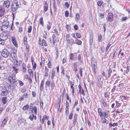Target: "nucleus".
Segmentation results:
<instances>
[{
	"label": "nucleus",
	"instance_id": "nucleus-53",
	"mask_svg": "<svg viewBox=\"0 0 130 130\" xmlns=\"http://www.w3.org/2000/svg\"><path fill=\"white\" fill-rule=\"evenodd\" d=\"M55 71V69H53L51 75L54 76Z\"/></svg>",
	"mask_w": 130,
	"mask_h": 130
},
{
	"label": "nucleus",
	"instance_id": "nucleus-11",
	"mask_svg": "<svg viewBox=\"0 0 130 130\" xmlns=\"http://www.w3.org/2000/svg\"><path fill=\"white\" fill-rule=\"evenodd\" d=\"M5 12V8L2 7H0V17L4 15Z\"/></svg>",
	"mask_w": 130,
	"mask_h": 130
},
{
	"label": "nucleus",
	"instance_id": "nucleus-57",
	"mask_svg": "<svg viewBox=\"0 0 130 130\" xmlns=\"http://www.w3.org/2000/svg\"><path fill=\"white\" fill-rule=\"evenodd\" d=\"M78 104V101L77 100H75V101L74 105V106L73 107V108H74L75 106H76Z\"/></svg>",
	"mask_w": 130,
	"mask_h": 130
},
{
	"label": "nucleus",
	"instance_id": "nucleus-61",
	"mask_svg": "<svg viewBox=\"0 0 130 130\" xmlns=\"http://www.w3.org/2000/svg\"><path fill=\"white\" fill-rule=\"evenodd\" d=\"M34 115L33 114H32V117L31 116V115H30L29 116V118L30 119V120H31V121L33 120V119H34Z\"/></svg>",
	"mask_w": 130,
	"mask_h": 130
},
{
	"label": "nucleus",
	"instance_id": "nucleus-37",
	"mask_svg": "<svg viewBox=\"0 0 130 130\" xmlns=\"http://www.w3.org/2000/svg\"><path fill=\"white\" fill-rule=\"evenodd\" d=\"M127 19V18L126 17H122L121 20L122 22L125 21Z\"/></svg>",
	"mask_w": 130,
	"mask_h": 130
},
{
	"label": "nucleus",
	"instance_id": "nucleus-26",
	"mask_svg": "<svg viewBox=\"0 0 130 130\" xmlns=\"http://www.w3.org/2000/svg\"><path fill=\"white\" fill-rule=\"evenodd\" d=\"M103 1H98L97 2V4L98 6H101L103 4Z\"/></svg>",
	"mask_w": 130,
	"mask_h": 130
},
{
	"label": "nucleus",
	"instance_id": "nucleus-21",
	"mask_svg": "<svg viewBox=\"0 0 130 130\" xmlns=\"http://www.w3.org/2000/svg\"><path fill=\"white\" fill-rule=\"evenodd\" d=\"M55 82L54 80H52V81L51 82V89L52 90L54 89V87L55 86Z\"/></svg>",
	"mask_w": 130,
	"mask_h": 130
},
{
	"label": "nucleus",
	"instance_id": "nucleus-48",
	"mask_svg": "<svg viewBox=\"0 0 130 130\" xmlns=\"http://www.w3.org/2000/svg\"><path fill=\"white\" fill-rule=\"evenodd\" d=\"M110 45V44L109 43H108L107 44L106 48L105 51L106 52L107 51L108 49L109 48V47Z\"/></svg>",
	"mask_w": 130,
	"mask_h": 130
},
{
	"label": "nucleus",
	"instance_id": "nucleus-29",
	"mask_svg": "<svg viewBox=\"0 0 130 130\" xmlns=\"http://www.w3.org/2000/svg\"><path fill=\"white\" fill-rule=\"evenodd\" d=\"M39 21L40 24H41L42 26H43L44 25V23L43 22V18L42 17H41L40 18L39 20Z\"/></svg>",
	"mask_w": 130,
	"mask_h": 130
},
{
	"label": "nucleus",
	"instance_id": "nucleus-39",
	"mask_svg": "<svg viewBox=\"0 0 130 130\" xmlns=\"http://www.w3.org/2000/svg\"><path fill=\"white\" fill-rule=\"evenodd\" d=\"M32 29V26L30 25L28 27V33H30L31 32Z\"/></svg>",
	"mask_w": 130,
	"mask_h": 130
},
{
	"label": "nucleus",
	"instance_id": "nucleus-9",
	"mask_svg": "<svg viewBox=\"0 0 130 130\" xmlns=\"http://www.w3.org/2000/svg\"><path fill=\"white\" fill-rule=\"evenodd\" d=\"M90 37V45H92L93 39V34L92 31L89 33Z\"/></svg>",
	"mask_w": 130,
	"mask_h": 130
},
{
	"label": "nucleus",
	"instance_id": "nucleus-23",
	"mask_svg": "<svg viewBox=\"0 0 130 130\" xmlns=\"http://www.w3.org/2000/svg\"><path fill=\"white\" fill-rule=\"evenodd\" d=\"M56 37V36L55 34H53L52 36V38L53 40V43L54 45L55 44V39Z\"/></svg>",
	"mask_w": 130,
	"mask_h": 130
},
{
	"label": "nucleus",
	"instance_id": "nucleus-19",
	"mask_svg": "<svg viewBox=\"0 0 130 130\" xmlns=\"http://www.w3.org/2000/svg\"><path fill=\"white\" fill-rule=\"evenodd\" d=\"M26 66L25 64L23 63L22 64V69L24 70V72H26Z\"/></svg>",
	"mask_w": 130,
	"mask_h": 130
},
{
	"label": "nucleus",
	"instance_id": "nucleus-46",
	"mask_svg": "<svg viewBox=\"0 0 130 130\" xmlns=\"http://www.w3.org/2000/svg\"><path fill=\"white\" fill-rule=\"evenodd\" d=\"M76 35L77 38H81V36L80 33H78L77 32H76Z\"/></svg>",
	"mask_w": 130,
	"mask_h": 130
},
{
	"label": "nucleus",
	"instance_id": "nucleus-5",
	"mask_svg": "<svg viewBox=\"0 0 130 130\" xmlns=\"http://www.w3.org/2000/svg\"><path fill=\"white\" fill-rule=\"evenodd\" d=\"M1 95L3 96H6L8 94V92L5 87H2Z\"/></svg>",
	"mask_w": 130,
	"mask_h": 130
},
{
	"label": "nucleus",
	"instance_id": "nucleus-63",
	"mask_svg": "<svg viewBox=\"0 0 130 130\" xmlns=\"http://www.w3.org/2000/svg\"><path fill=\"white\" fill-rule=\"evenodd\" d=\"M32 96L34 97H35L36 96V93L34 91H32Z\"/></svg>",
	"mask_w": 130,
	"mask_h": 130
},
{
	"label": "nucleus",
	"instance_id": "nucleus-28",
	"mask_svg": "<svg viewBox=\"0 0 130 130\" xmlns=\"http://www.w3.org/2000/svg\"><path fill=\"white\" fill-rule=\"evenodd\" d=\"M109 126H117L118 125V123H114L113 124L110 123L109 124Z\"/></svg>",
	"mask_w": 130,
	"mask_h": 130
},
{
	"label": "nucleus",
	"instance_id": "nucleus-7",
	"mask_svg": "<svg viewBox=\"0 0 130 130\" xmlns=\"http://www.w3.org/2000/svg\"><path fill=\"white\" fill-rule=\"evenodd\" d=\"M113 14L112 13L109 12L107 15V20L110 22H112L113 21Z\"/></svg>",
	"mask_w": 130,
	"mask_h": 130
},
{
	"label": "nucleus",
	"instance_id": "nucleus-3",
	"mask_svg": "<svg viewBox=\"0 0 130 130\" xmlns=\"http://www.w3.org/2000/svg\"><path fill=\"white\" fill-rule=\"evenodd\" d=\"M2 56L5 57H7L9 55V53L8 51L6 49L4 48L0 52Z\"/></svg>",
	"mask_w": 130,
	"mask_h": 130
},
{
	"label": "nucleus",
	"instance_id": "nucleus-8",
	"mask_svg": "<svg viewBox=\"0 0 130 130\" xmlns=\"http://www.w3.org/2000/svg\"><path fill=\"white\" fill-rule=\"evenodd\" d=\"M2 28L5 29H6L8 28L9 25V22L8 21H4L2 24Z\"/></svg>",
	"mask_w": 130,
	"mask_h": 130
},
{
	"label": "nucleus",
	"instance_id": "nucleus-16",
	"mask_svg": "<svg viewBox=\"0 0 130 130\" xmlns=\"http://www.w3.org/2000/svg\"><path fill=\"white\" fill-rule=\"evenodd\" d=\"M48 5L47 3L46 2H45L44 6V11L45 12L47 11L48 10Z\"/></svg>",
	"mask_w": 130,
	"mask_h": 130
},
{
	"label": "nucleus",
	"instance_id": "nucleus-43",
	"mask_svg": "<svg viewBox=\"0 0 130 130\" xmlns=\"http://www.w3.org/2000/svg\"><path fill=\"white\" fill-rule=\"evenodd\" d=\"M65 109V113L66 114L67 116L69 113V108H66Z\"/></svg>",
	"mask_w": 130,
	"mask_h": 130
},
{
	"label": "nucleus",
	"instance_id": "nucleus-36",
	"mask_svg": "<svg viewBox=\"0 0 130 130\" xmlns=\"http://www.w3.org/2000/svg\"><path fill=\"white\" fill-rule=\"evenodd\" d=\"M33 110L34 111L35 114L37 115V107L35 106L33 107Z\"/></svg>",
	"mask_w": 130,
	"mask_h": 130
},
{
	"label": "nucleus",
	"instance_id": "nucleus-58",
	"mask_svg": "<svg viewBox=\"0 0 130 130\" xmlns=\"http://www.w3.org/2000/svg\"><path fill=\"white\" fill-rule=\"evenodd\" d=\"M102 78V76L101 75H99L97 81H101Z\"/></svg>",
	"mask_w": 130,
	"mask_h": 130
},
{
	"label": "nucleus",
	"instance_id": "nucleus-18",
	"mask_svg": "<svg viewBox=\"0 0 130 130\" xmlns=\"http://www.w3.org/2000/svg\"><path fill=\"white\" fill-rule=\"evenodd\" d=\"M98 87L99 88L101 87L103 83L100 81H97V82Z\"/></svg>",
	"mask_w": 130,
	"mask_h": 130
},
{
	"label": "nucleus",
	"instance_id": "nucleus-24",
	"mask_svg": "<svg viewBox=\"0 0 130 130\" xmlns=\"http://www.w3.org/2000/svg\"><path fill=\"white\" fill-rule=\"evenodd\" d=\"M74 85V84H71V88L72 89V96H73L74 95V88L73 87V86Z\"/></svg>",
	"mask_w": 130,
	"mask_h": 130
},
{
	"label": "nucleus",
	"instance_id": "nucleus-14",
	"mask_svg": "<svg viewBox=\"0 0 130 130\" xmlns=\"http://www.w3.org/2000/svg\"><path fill=\"white\" fill-rule=\"evenodd\" d=\"M77 117L76 115H75L73 118V124L74 126L75 125L77 121Z\"/></svg>",
	"mask_w": 130,
	"mask_h": 130
},
{
	"label": "nucleus",
	"instance_id": "nucleus-17",
	"mask_svg": "<svg viewBox=\"0 0 130 130\" xmlns=\"http://www.w3.org/2000/svg\"><path fill=\"white\" fill-rule=\"evenodd\" d=\"M2 101L4 104H5L7 102V97H4L2 99Z\"/></svg>",
	"mask_w": 130,
	"mask_h": 130
},
{
	"label": "nucleus",
	"instance_id": "nucleus-15",
	"mask_svg": "<svg viewBox=\"0 0 130 130\" xmlns=\"http://www.w3.org/2000/svg\"><path fill=\"white\" fill-rule=\"evenodd\" d=\"M82 42L80 40H78L77 38H76L75 40V43L78 45H80L82 44Z\"/></svg>",
	"mask_w": 130,
	"mask_h": 130
},
{
	"label": "nucleus",
	"instance_id": "nucleus-64",
	"mask_svg": "<svg viewBox=\"0 0 130 130\" xmlns=\"http://www.w3.org/2000/svg\"><path fill=\"white\" fill-rule=\"evenodd\" d=\"M103 104L104 107H107L108 105H108L107 103L105 102Z\"/></svg>",
	"mask_w": 130,
	"mask_h": 130
},
{
	"label": "nucleus",
	"instance_id": "nucleus-27",
	"mask_svg": "<svg viewBox=\"0 0 130 130\" xmlns=\"http://www.w3.org/2000/svg\"><path fill=\"white\" fill-rule=\"evenodd\" d=\"M102 36L101 34H99L98 36V41L99 42H101L102 41Z\"/></svg>",
	"mask_w": 130,
	"mask_h": 130
},
{
	"label": "nucleus",
	"instance_id": "nucleus-31",
	"mask_svg": "<svg viewBox=\"0 0 130 130\" xmlns=\"http://www.w3.org/2000/svg\"><path fill=\"white\" fill-rule=\"evenodd\" d=\"M48 62L47 63V65L48 66V67L50 68H51L52 67L51 62V60H50L48 58Z\"/></svg>",
	"mask_w": 130,
	"mask_h": 130
},
{
	"label": "nucleus",
	"instance_id": "nucleus-38",
	"mask_svg": "<svg viewBox=\"0 0 130 130\" xmlns=\"http://www.w3.org/2000/svg\"><path fill=\"white\" fill-rule=\"evenodd\" d=\"M26 45L25 49L26 51L28 53L29 52V45Z\"/></svg>",
	"mask_w": 130,
	"mask_h": 130
},
{
	"label": "nucleus",
	"instance_id": "nucleus-47",
	"mask_svg": "<svg viewBox=\"0 0 130 130\" xmlns=\"http://www.w3.org/2000/svg\"><path fill=\"white\" fill-rule=\"evenodd\" d=\"M65 15L66 17H68L69 15V12L67 10L66 11L65 13Z\"/></svg>",
	"mask_w": 130,
	"mask_h": 130
},
{
	"label": "nucleus",
	"instance_id": "nucleus-49",
	"mask_svg": "<svg viewBox=\"0 0 130 130\" xmlns=\"http://www.w3.org/2000/svg\"><path fill=\"white\" fill-rule=\"evenodd\" d=\"M74 29L75 30H77L78 28V25L75 24L74 26Z\"/></svg>",
	"mask_w": 130,
	"mask_h": 130
},
{
	"label": "nucleus",
	"instance_id": "nucleus-34",
	"mask_svg": "<svg viewBox=\"0 0 130 130\" xmlns=\"http://www.w3.org/2000/svg\"><path fill=\"white\" fill-rule=\"evenodd\" d=\"M73 113L72 112H71L69 115L68 119L70 120H71L72 118Z\"/></svg>",
	"mask_w": 130,
	"mask_h": 130
},
{
	"label": "nucleus",
	"instance_id": "nucleus-25",
	"mask_svg": "<svg viewBox=\"0 0 130 130\" xmlns=\"http://www.w3.org/2000/svg\"><path fill=\"white\" fill-rule=\"evenodd\" d=\"M29 107V105L28 104L24 106L23 108V109L24 110H28Z\"/></svg>",
	"mask_w": 130,
	"mask_h": 130
},
{
	"label": "nucleus",
	"instance_id": "nucleus-40",
	"mask_svg": "<svg viewBox=\"0 0 130 130\" xmlns=\"http://www.w3.org/2000/svg\"><path fill=\"white\" fill-rule=\"evenodd\" d=\"M24 43L25 45L27 44V37L26 38L25 37L24 38Z\"/></svg>",
	"mask_w": 130,
	"mask_h": 130
},
{
	"label": "nucleus",
	"instance_id": "nucleus-60",
	"mask_svg": "<svg viewBox=\"0 0 130 130\" xmlns=\"http://www.w3.org/2000/svg\"><path fill=\"white\" fill-rule=\"evenodd\" d=\"M20 85L21 86H22L24 85V83L21 81L19 80V81Z\"/></svg>",
	"mask_w": 130,
	"mask_h": 130
},
{
	"label": "nucleus",
	"instance_id": "nucleus-13",
	"mask_svg": "<svg viewBox=\"0 0 130 130\" xmlns=\"http://www.w3.org/2000/svg\"><path fill=\"white\" fill-rule=\"evenodd\" d=\"M12 42L13 45L14 46L17 47H18V44H17V42L16 41V40L15 38L12 37L11 38Z\"/></svg>",
	"mask_w": 130,
	"mask_h": 130
},
{
	"label": "nucleus",
	"instance_id": "nucleus-12",
	"mask_svg": "<svg viewBox=\"0 0 130 130\" xmlns=\"http://www.w3.org/2000/svg\"><path fill=\"white\" fill-rule=\"evenodd\" d=\"M10 77L11 78V84H14L15 85H16L18 84V82L16 79L14 78L12 76H10Z\"/></svg>",
	"mask_w": 130,
	"mask_h": 130
},
{
	"label": "nucleus",
	"instance_id": "nucleus-32",
	"mask_svg": "<svg viewBox=\"0 0 130 130\" xmlns=\"http://www.w3.org/2000/svg\"><path fill=\"white\" fill-rule=\"evenodd\" d=\"M99 17L100 18H101L102 19L104 18V14H102L100 13H98Z\"/></svg>",
	"mask_w": 130,
	"mask_h": 130
},
{
	"label": "nucleus",
	"instance_id": "nucleus-59",
	"mask_svg": "<svg viewBox=\"0 0 130 130\" xmlns=\"http://www.w3.org/2000/svg\"><path fill=\"white\" fill-rule=\"evenodd\" d=\"M43 119L44 120L46 119V120H47L48 119V118L47 116L45 115L43 116Z\"/></svg>",
	"mask_w": 130,
	"mask_h": 130
},
{
	"label": "nucleus",
	"instance_id": "nucleus-35",
	"mask_svg": "<svg viewBox=\"0 0 130 130\" xmlns=\"http://www.w3.org/2000/svg\"><path fill=\"white\" fill-rule=\"evenodd\" d=\"M42 46H47V44H46L45 41L44 39L42 40Z\"/></svg>",
	"mask_w": 130,
	"mask_h": 130
},
{
	"label": "nucleus",
	"instance_id": "nucleus-45",
	"mask_svg": "<svg viewBox=\"0 0 130 130\" xmlns=\"http://www.w3.org/2000/svg\"><path fill=\"white\" fill-rule=\"evenodd\" d=\"M32 66H33V67H32L33 69L34 70H35L36 68V66H37V64L36 63V62H34V65H32Z\"/></svg>",
	"mask_w": 130,
	"mask_h": 130
},
{
	"label": "nucleus",
	"instance_id": "nucleus-4",
	"mask_svg": "<svg viewBox=\"0 0 130 130\" xmlns=\"http://www.w3.org/2000/svg\"><path fill=\"white\" fill-rule=\"evenodd\" d=\"M98 112L99 114L101 117H102L103 116L105 118H107L108 117L107 112H101V108L98 109Z\"/></svg>",
	"mask_w": 130,
	"mask_h": 130
},
{
	"label": "nucleus",
	"instance_id": "nucleus-41",
	"mask_svg": "<svg viewBox=\"0 0 130 130\" xmlns=\"http://www.w3.org/2000/svg\"><path fill=\"white\" fill-rule=\"evenodd\" d=\"M5 43V40L0 38V44L3 45Z\"/></svg>",
	"mask_w": 130,
	"mask_h": 130
},
{
	"label": "nucleus",
	"instance_id": "nucleus-62",
	"mask_svg": "<svg viewBox=\"0 0 130 130\" xmlns=\"http://www.w3.org/2000/svg\"><path fill=\"white\" fill-rule=\"evenodd\" d=\"M70 59L71 60H73V57L74 56V55L73 54L71 53L70 54Z\"/></svg>",
	"mask_w": 130,
	"mask_h": 130
},
{
	"label": "nucleus",
	"instance_id": "nucleus-10",
	"mask_svg": "<svg viewBox=\"0 0 130 130\" xmlns=\"http://www.w3.org/2000/svg\"><path fill=\"white\" fill-rule=\"evenodd\" d=\"M10 2L9 1H5L4 2L3 6L4 7H5L7 8H8L10 6Z\"/></svg>",
	"mask_w": 130,
	"mask_h": 130
},
{
	"label": "nucleus",
	"instance_id": "nucleus-50",
	"mask_svg": "<svg viewBox=\"0 0 130 130\" xmlns=\"http://www.w3.org/2000/svg\"><path fill=\"white\" fill-rule=\"evenodd\" d=\"M50 84L51 83L50 81H47L45 83L46 85L48 87L50 86Z\"/></svg>",
	"mask_w": 130,
	"mask_h": 130
},
{
	"label": "nucleus",
	"instance_id": "nucleus-42",
	"mask_svg": "<svg viewBox=\"0 0 130 130\" xmlns=\"http://www.w3.org/2000/svg\"><path fill=\"white\" fill-rule=\"evenodd\" d=\"M78 60L79 61L80 63H82L83 61L81 59V57L80 55H79L78 57Z\"/></svg>",
	"mask_w": 130,
	"mask_h": 130
},
{
	"label": "nucleus",
	"instance_id": "nucleus-33",
	"mask_svg": "<svg viewBox=\"0 0 130 130\" xmlns=\"http://www.w3.org/2000/svg\"><path fill=\"white\" fill-rule=\"evenodd\" d=\"M61 73L64 75L65 74L64 69V67L63 66H61Z\"/></svg>",
	"mask_w": 130,
	"mask_h": 130
},
{
	"label": "nucleus",
	"instance_id": "nucleus-22",
	"mask_svg": "<svg viewBox=\"0 0 130 130\" xmlns=\"http://www.w3.org/2000/svg\"><path fill=\"white\" fill-rule=\"evenodd\" d=\"M80 18V14L78 13H77L76 14L75 19L76 20L78 21Z\"/></svg>",
	"mask_w": 130,
	"mask_h": 130
},
{
	"label": "nucleus",
	"instance_id": "nucleus-44",
	"mask_svg": "<svg viewBox=\"0 0 130 130\" xmlns=\"http://www.w3.org/2000/svg\"><path fill=\"white\" fill-rule=\"evenodd\" d=\"M40 107L41 108L43 109V103L42 101H41L40 100Z\"/></svg>",
	"mask_w": 130,
	"mask_h": 130
},
{
	"label": "nucleus",
	"instance_id": "nucleus-6",
	"mask_svg": "<svg viewBox=\"0 0 130 130\" xmlns=\"http://www.w3.org/2000/svg\"><path fill=\"white\" fill-rule=\"evenodd\" d=\"M8 38L7 34L5 32L2 33L0 35V38L5 41Z\"/></svg>",
	"mask_w": 130,
	"mask_h": 130
},
{
	"label": "nucleus",
	"instance_id": "nucleus-2",
	"mask_svg": "<svg viewBox=\"0 0 130 130\" xmlns=\"http://www.w3.org/2000/svg\"><path fill=\"white\" fill-rule=\"evenodd\" d=\"M19 7L18 4L15 2L13 3L11 5V10L13 12L15 11Z\"/></svg>",
	"mask_w": 130,
	"mask_h": 130
},
{
	"label": "nucleus",
	"instance_id": "nucleus-55",
	"mask_svg": "<svg viewBox=\"0 0 130 130\" xmlns=\"http://www.w3.org/2000/svg\"><path fill=\"white\" fill-rule=\"evenodd\" d=\"M116 103L117 107H118L121 106L120 104V103H119L117 101H116Z\"/></svg>",
	"mask_w": 130,
	"mask_h": 130
},
{
	"label": "nucleus",
	"instance_id": "nucleus-20",
	"mask_svg": "<svg viewBox=\"0 0 130 130\" xmlns=\"http://www.w3.org/2000/svg\"><path fill=\"white\" fill-rule=\"evenodd\" d=\"M112 72V70L110 69H109L108 72V78H110V76H111V74Z\"/></svg>",
	"mask_w": 130,
	"mask_h": 130
},
{
	"label": "nucleus",
	"instance_id": "nucleus-1",
	"mask_svg": "<svg viewBox=\"0 0 130 130\" xmlns=\"http://www.w3.org/2000/svg\"><path fill=\"white\" fill-rule=\"evenodd\" d=\"M91 66L92 69V70L94 73L95 74L96 73V70L97 69V63L96 60H93L92 59L91 60Z\"/></svg>",
	"mask_w": 130,
	"mask_h": 130
},
{
	"label": "nucleus",
	"instance_id": "nucleus-56",
	"mask_svg": "<svg viewBox=\"0 0 130 130\" xmlns=\"http://www.w3.org/2000/svg\"><path fill=\"white\" fill-rule=\"evenodd\" d=\"M30 77L27 74H25L24 77V78L27 79H29V78Z\"/></svg>",
	"mask_w": 130,
	"mask_h": 130
},
{
	"label": "nucleus",
	"instance_id": "nucleus-30",
	"mask_svg": "<svg viewBox=\"0 0 130 130\" xmlns=\"http://www.w3.org/2000/svg\"><path fill=\"white\" fill-rule=\"evenodd\" d=\"M12 68L13 69V70L15 72V74L17 73H18V71H19L18 69L16 68L14 66H13L12 67Z\"/></svg>",
	"mask_w": 130,
	"mask_h": 130
},
{
	"label": "nucleus",
	"instance_id": "nucleus-54",
	"mask_svg": "<svg viewBox=\"0 0 130 130\" xmlns=\"http://www.w3.org/2000/svg\"><path fill=\"white\" fill-rule=\"evenodd\" d=\"M66 108H69V104L67 101L66 102Z\"/></svg>",
	"mask_w": 130,
	"mask_h": 130
},
{
	"label": "nucleus",
	"instance_id": "nucleus-51",
	"mask_svg": "<svg viewBox=\"0 0 130 130\" xmlns=\"http://www.w3.org/2000/svg\"><path fill=\"white\" fill-rule=\"evenodd\" d=\"M28 72L30 74V75H31V73H32L33 71L31 69H28Z\"/></svg>",
	"mask_w": 130,
	"mask_h": 130
},
{
	"label": "nucleus",
	"instance_id": "nucleus-52",
	"mask_svg": "<svg viewBox=\"0 0 130 130\" xmlns=\"http://www.w3.org/2000/svg\"><path fill=\"white\" fill-rule=\"evenodd\" d=\"M64 5L66 7H67V8H68L69 7L70 4H68V2H65Z\"/></svg>",
	"mask_w": 130,
	"mask_h": 130
}]
</instances>
